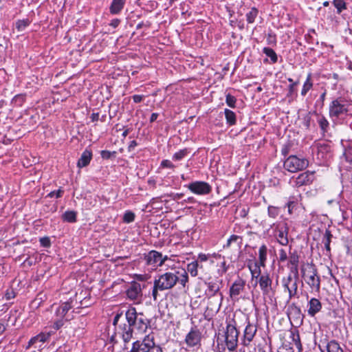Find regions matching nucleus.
<instances>
[{"label":"nucleus","mask_w":352,"mask_h":352,"mask_svg":"<svg viewBox=\"0 0 352 352\" xmlns=\"http://www.w3.org/2000/svg\"><path fill=\"white\" fill-rule=\"evenodd\" d=\"M15 296L16 293L13 288H9L5 292V298L7 300L13 299Z\"/></svg>","instance_id":"nucleus-53"},{"label":"nucleus","mask_w":352,"mask_h":352,"mask_svg":"<svg viewBox=\"0 0 352 352\" xmlns=\"http://www.w3.org/2000/svg\"><path fill=\"white\" fill-rule=\"evenodd\" d=\"M30 24L29 19H19L16 21L15 27L19 32L23 31Z\"/></svg>","instance_id":"nucleus-41"},{"label":"nucleus","mask_w":352,"mask_h":352,"mask_svg":"<svg viewBox=\"0 0 352 352\" xmlns=\"http://www.w3.org/2000/svg\"><path fill=\"white\" fill-rule=\"evenodd\" d=\"M258 283L259 287L264 296H271L274 294L275 289L272 287V279L267 272H264L256 280V284Z\"/></svg>","instance_id":"nucleus-12"},{"label":"nucleus","mask_w":352,"mask_h":352,"mask_svg":"<svg viewBox=\"0 0 352 352\" xmlns=\"http://www.w3.org/2000/svg\"><path fill=\"white\" fill-rule=\"evenodd\" d=\"M263 52L270 58L271 63L274 64L278 61V56L276 52L270 47H264Z\"/></svg>","instance_id":"nucleus-37"},{"label":"nucleus","mask_w":352,"mask_h":352,"mask_svg":"<svg viewBox=\"0 0 352 352\" xmlns=\"http://www.w3.org/2000/svg\"><path fill=\"white\" fill-rule=\"evenodd\" d=\"M188 282V275L184 269L182 272L175 270L174 272H167L155 277L153 282L152 296L154 300H157L158 291L168 290L173 288L177 283H179L184 287Z\"/></svg>","instance_id":"nucleus-1"},{"label":"nucleus","mask_w":352,"mask_h":352,"mask_svg":"<svg viewBox=\"0 0 352 352\" xmlns=\"http://www.w3.org/2000/svg\"><path fill=\"white\" fill-rule=\"evenodd\" d=\"M225 118L226 124L228 126H234L236 123V113L229 109H225L224 110Z\"/></svg>","instance_id":"nucleus-33"},{"label":"nucleus","mask_w":352,"mask_h":352,"mask_svg":"<svg viewBox=\"0 0 352 352\" xmlns=\"http://www.w3.org/2000/svg\"><path fill=\"white\" fill-rule=\"evenodd\" d=\"M278 352H294L293 349V346H285L283 347L282 349H280V350Z\"/></svg>","instance_id":"nucleus-64"},{"label":"nucleus","mask_w":352,"mask_h":352,"mask_svg":"<svg viewBox=\"0 0 352 352\" xmlns=\"http://www.w3.org/2000/svg\"><path fill=\"white\" fill-rule=\"evenodd\" d=\"M332 238H333V235H332L331 231L327 229L325 230V232H324L322 239V243L324 244V248L327 252L325 254L327 256L331 255L330 243L331 242Z\"/></svg>","instance_id":"nucleus-29"},{"label":"nucleus","mask_w":352,"mask_h":352,"mask_svg":"<svg viewBox=\"0 0 352 352\" xmlns=\"http://www.w3.org/2000/svg\"><path fill=\"white\" fill-rule=\"evenodd\" d=\"M137 145H138V143L135 140L131 141L129 143V145L128 146V151H133Z\"/></svg>","instance_id":"nucleus-62"},{"label":"nucleus","mask_w":352,"mask_h":352,"mask_svg":"<svg viewBox=\"0 0 352 352\" xmlns=\"http://www.w3.org/2000/svg\"><path fill=\"white\" fill-rule=\"evenodd\" d=\"M66 314L58 307L56 308L55 311V318L52 319L51 322L52 324L50 327L54 331H58L61 329L65 324V322L69 320V319H64Z\"/></svg>","instance_id":"nucleus-23"},{"label":"nucleus","mask_w":352,"mask_h":352,"mask_svg":"<svg viewBox=\"0 0 352 352\" xmlns=\"http://www.w3.org/2000/svg\"><path fill=\"white\" fill-rule=\"evenodd\" d=\"M333 4L337 10V13L340 14L346 9V3L344 0H333Z\"/></svg>","instance_id":"nucleus-43"},{"label":"nucleus","mask_w":352,"mask_h":352,"mask_svg":"<svg viewBox=\"0 0 352 352\" xmlns=\"http://www.w3.org/2000/svg\"><path fill=\"white\" fill-rule=\"evenodd\" d=\"M267 247L266 245L263 244L260 246L258 249V263H260V265H262L263 267H265V263L267 261Z\"/></svg>","instance_id":"nucleus-31"},{"label":"nucleus","mask_w":352,"mask_h":352,"mask_svg":"<svg viewBox=\"0 0 352 352\" xmlns=\"http://www.w3.org/2000/svg\"><path fill=\"white\" fill-rule=\"evenodd\" d=\"M135 217V215L134 212H133L132 211H130V210H127L124 214L122 221L124 223H130L134 221Z\"/></svg>","instance_id":"nucleus-46"},{"label":"nucleus","mask_w":352,"mask_h":352,"mask_svg":"<svg viewBox=\"0 0 352 352\" xmlns=\"http://www.w3.org/2000/svg\"><path fill=\"white\" fill-rule=\"evenodd\" d=\"M122 317V313H117L113 320V324L115 327V334L113 335L111 338V342L117 343L116 336H119L124 343L125 345L130 342L133 338L134 329L129 320L122 321L120 322L121 318Z\"/></svg>","instance_id":"nucleus-4"},{"label":"nucleus","mask_w":352,"mask_h":352,"mask_svg":"<svg viewBox=\"0 0 352 352\" xmlns=\"http://www.w3.org/2000/svg\"><path fill=\"white\" fill-rule=\"evenodd\" d=\"M280 208L274 206H269L267 207V215L269 217L276 219L280 214Z\"/></svg>","instance_id":"nucleus-44"},{"label":"nucleus","mask_w":352,"mask_h":352,"mask_svg":"<svg viewBox=\"0 0 352 352\" xmlns=\"http://www.w3.org/2000/svg\"><path fill=\"white\" fill-rule=\"evenodd\" d=\"M208 258H209V254L200 253L198 254L197 261H198V262L199 261L205 262V261H208Z\"/></svg>","instance_id":"nucleus-59"},{"label":"nucleus","mask_w":352,"mask_h":352,"mask_svg":"<svg viewBox=\"0 0 352 352\" xmlns=\"http://www.w3.org/2000/svg\"><path fill=\"white\" fill-rule=\"evenodd\" d=\"M198 261H192L187 265V273L189 272L190 275L195 277L198 275Z\"/></svg>","instance_id":"nucleus-38"},{"label":"nucleus","mask_w":352,"mask_h":352,"mask_svg":"<svg viewBox=\"0 0 352 352\" xmlns=\"http://www.w3.org/2000/svg\"><path fill=\"white\" fill-rule=\"evenodd\" d=\"M144 287V285H142L141 283L137 281L131 282L127 285L125 290L126 298L135 304L140 303L142 300V289Z\"/></svg>","instance_id":"nucleus-10"},{"label":"nucleus","mask_w":352,"mask_h":352,"mask_svg":"<svg viewBox=\"0 0 352 352\" xmlns=\"http://www.w3.org/2000/svg\"><path fill=\"white\" fill-rule=\"evenodd\" d=\"M62 219L66 222L75 223L77 221V212L74 210H67L63 214Z\"/></svg>","instance_id":"nucleus-34"},{"label":"nucleus","mask_w":352,"mask_h":352,"mask_svg":"<svg viewBox=\"0 0 352 352\" xmlns=\"http://www.w3.org/2000/svg\"><path fill=\"white\" fill-rule=\"evenodd\" d=\"M287 80L291 82V84L288 87V94L287 96H292L294 92L296 91V86H297L299 83V81L294 82L293 79L291 78H287Z\"/></svg>","instance_id":"nucleus-50"},{"label":"nucleus","mask_w":352,"mask_h":352,"mask_svg":"<svg viewBox=\"0 0 352 352\" xmlns=\"http://www.w3.org/2000/svg\"><path fill=\"white\" fill-rule=\"evenodd\" d=\"M64 190L62 188H60L57 190H54L50 192L46 195V198H52L55 197L56 198H60L63 195Z\"/></svg>","instance_id":"nucleus-51"},{"label":"nucleus","mask_w":352,"mask_h":352,"mask_svg":"<svg viewBox=\"0 0 352 352\" xmlns=\"http://www.w3.org/2000/svg\"><path fill=\"white\" fill-rule=\"evenodd\" d=\"M160 166L162 168H175V166L168 160H163L161 162Z\"/></svg>","instance_id":"nucleus-54"},{"label":"nucleus","mask_w":352,"mask_h":352,"mask_svg":"<svg viewBox=\"0 0 352 352\" xmlns=\"http://www.w3.org/2000/svg\"><path fill=\"white\" fill-rule=\"evenodd\" d=\"M289 338L292 340L290 344L295 346L298 352H302V346L300 342L299 331L297 329H291L289 331Z\"/></svg>","instance_id":"nucleus-26"},{"label":"nucleus","mask_w":352,"mask_h":352,"mask_svg":"<svg viewBox=\"0 0 352 352\" xmlns=\"http://www.w3.org/2000/svg\"><path fill=\"white\" fill-rule=\"evenodd\" d=\"M299 255L296 251L289 252L287 265H298Z\"/></svg>","instance_id":"nucleus-42"},{"label":"nucleus","mask_w":352,"mask_h":352,"mask_svg":"<svg viewBox=\"0 0 352 352\" xmlns=\"http://www.w3.org/2000/svg\"><path fill=\"white\" fill-rule=\"evenodd\" d=\"M221 269H219L218 270V272L219 274H220L221 275H223V274H225L228 270V266L226 265V261H223L221 263Z\"/></svg>","instance_id":"nucleus-57"},{"label":"nucleus","mask_w":352,"mask_h":352,"mask_svg":"<svg viewBox=\"0 0 352 352\" xmlns=\"http://www.w3.org/2000/svg\"><path fill=\"white\" fill-rule=\"evenodd\" d=\"M258 15V10L255 8L252 7L250 10L249 12H248L245 14L246 21L248 24H252L255 21V19Z\"/></svg>","instance_id":"nucleus-35"},{"label":"nucleus","mask_w":352,"mask_h":352,"mask_svg":"<svg viewBox=\"0 0 352 352\" xmlns=\"http://www.w3.org/2000/svg\"><path fill=\"white\" fill-rule=\"evenodd\" d=\"M91 120L93 122H97L99 120V113H92L90 116Z\"/></svg>","instance_id":"nucleus-63"},{"label":"nucleus","mask_w":352,"mask_h":352,"mask_svg":"<svg viewBox=\"0 0 352 352\" xmlns=\"http://www.w3.org/2000/svg\"><path fill=\"white\" fill-rule=\"evenodd\" d=\"M190 153V149L188 148H185L179 150L176 152L173 155L172 159L174 161H180L185 158L189 153Z\"/></svg>","instance_id":"nucleus-36"},{"label":"nucleus","mask_w":352,"mask_h":352,"mask_svg":"<svg viewBox=\"0 0 352 352\" xmlns=\"http://www.w3.org/2000/svg\"><path fill=\"white\" fill-rule=\"evenodd\" d=\"M116 151H109L107 150L100 151L101 157L104 160H109L111 157H116Z\"/></svg>","instance_id":"nucleus-49"},{"label":"nucleus","mask_w":352,"mask_h":352,"mask_svg":"<svg viewBox=\"0 0 352 352\" xmlns=\"http://www.w3.org/2000/svg\"><path fill=\"white\" fill-rule=\"evenodd\" d=\"M72 303L73 300L70 298L67 301L60 304L58 307L60 308L65 313V314H67L68 311L73 307Z\"/></svg>","instance_id":"nucleus-45"},{"label":"nucleus","mask_w":352,"mask_h":352,"mask_svg":"<svg viewBox=\"0 0 352 352\" xmlns=\"http://www.w3.org/2000/svg\"><path fill=\"white\" fill-rule=\"evenodd\" d=\"M287 267L289 270L288 274H291L293 278L299 280L298 265H287Z\"/></svg>","instance_id":"nucleus-47"},{"label":"nucleus","mask_w":352,"mask_h":352,"mask_svg":"<svg viewBox=\"0 0 352 352\" xmlns=\"http://www.w3.org/2000/svg\"><path fill=\"white\" fill-rule=\"evenodd\" d=\"M201 333L196 327H192L185 338V343L190 348L199 349L201 346Z\"/></svg>","instance_id":"nucleus-16"},{"label":"nucleus","mask_w":352,"mask_h":352,"mask_svg":"<svg viewBox=\"0 0 352 352\" xmlns=\"http://www.w3.org/2000/svg\"><path fill=\"white\" fill-rule=\"evenodd\" d=\"M125 5V0H113L110 7L109 12L111 14H118L121 12Z\"/></svg>","instance_id":"nucleus-27"},{"label":"nucleus","mask_w":352,"mask_h":352,"mask_svg":"<svg viewBox=\"0 0 352 352\" xmlns=\"http://www.w3.org/2000/svg\"><path fill=\"white\" fill-rule=\"evenodd\" d=\"M245 281L238 277L230 287V297L233 300L238 299L239 294L245 289Z\"/></svg>","instance_id":"nucleus-21"},{"label":"nucleus","mask_w":352,"mask_h":352,"mask_svg":"<svg viewBox=\"0 0 352 352\" xmlns=\"http://www.w3.org/2000/svg\"><path fill=\"white\" fill-rule=\"evenodd\" d=\"M318 348L321 352H324L322 348L326 349L327 352H349L344 351L337 340H329L327 337L320 340Z\"/></svg>","instance_id":"nucleus-18"},{"label":"nucleus","mask_w":352,"mask_h":352,"mask_svg":"<svg viewBox=\"0 0 352 352\" xmlns=\"http://www.w3.org/2000/svg\"><path fill=\"white\" fill-rule=\"evenodd\" d=\"M226 102L228 107L234 108L236 107V99L234 96L228 94L226 96Z\"/></svg>","instance_id":"nucleus-48"},{"label":"nucleus","mask_w":352,"mask_h":352,"mask_svg":"<svg viewBox=\"0 0 352 352\" xmlns=\"http://www.w3.org/2000/svg\"><path fill=\"white\" fill-rule=\"evenodd\" d=\"M313 80H312V74L309 73L307 76L306 80L303 84L302 90H301V96H305L307 92L311 90L313 87Z\"/></svg>","instance_id":"nucleus-32"},{"label":"nucleus","mask_w":352,"mask_h":352,"mask_svg":"<svg viewBox=\"0 0 352 352\" xmlns=\"http://www.w3.org/2000/svg\"><path fill=\"white\" fill-rule=\"evenodd\" d=\"M289 257L287 256V252L284 249H280L279 250V258L278 261L280 262L285 261Z\"/></svg>","instance_id":"nucleus-55"},{"label":"nucleus","mask_w":352,"mask_h":352,"mask_svg":"<svg viewBox=\"0 0 352 352\" xmlns=\"http://www.w3.org/2000/svg\"><path fill=\"white\" fill-rule=\"evenodd\" d=\"M329 116L335 123L352 118V100L344 97L332 100L329 106Z\"/></svg>","instance_id":"nucleus-3"},{"label":"nucleus","mask_w":352,"mask_h":352,"mask_svg":"<svg viewBox=\"0 0 352 352\" xmlns=\"http://www.w3.org/2000/svg\"><path fill=\"white\" fill-rule=\"evenodd\" d=\"M298 280L293 278L291 274H288L286 277H283L281 280L282 286L285 292L288 293L289 302L293 298L297 295Z\"/></svg>","instance_id":"nucleus-14"},{"label":"nucleus","mask_w":352,"mask_h":352,"mask_svg":"<svg viewBox=\"0 0 352 352\" xmlns=\"http://www.w3.org/2000/svg\"><path fill=\"white\" fill-rule=\"evenodd\" d=\"M302 276L313 292H319L320 290V278L315 265L307 263V266L301 268Z\"/></svg>","instance_id":"nucleus-7"},{"label":"nucleus","mask_w":352,"mask_h":352,"mask_svg":"<svg viewBox=\"0 0 352 352\" xmlns=\"http://www.w3.org/2000/svg\"><path fill=\"white\" fill-rule=\"evenodd\" d=\"M248 267L250 271L252 280L254 278L257 280L262 275L261 270L262 265H260L259 263L255 261L253 264L248 263Z\"/></svg>","instance_id":"nucleus-30"},{"label":"nucleus","mask_w":352,"mask_h":352,"mask_svg":"<svg viewBox=\"0 0 352 352\" xmlns=\"http://www.w3.org/2000/svg\"><path fill=\"white\" fill-rule=\"evenodd\" d=\"M309 166V161L305 157H298L296 155L289 156L284 162L283 166L290 173H296L302 170Z\"/></svg>","instance_id":"nucleus-9"},{"label":"nucleus","mask_w":352,"mask_h":352,"mask_svg":"<svg viewBox=\"0 0 352 352\" xmlns=\"http://www.w3.org/2000/svg\"><path fill=\"white\" fill-rule=\"evenodd\" d=\"M54 332V331H50V332H41L39 334L32 337L30 340V341L28 342V346L27 348L28 349L31 346L36 344L38 342H41V343L45 342L46 341H47L50 339V338L52 336V333Z\"/></svg>","instance_id":"nucleus-24"},{"label":"nucleus","mask_w":352,"mask_h":352,"mask_svg":"<svg viewBox=\"0 0 352 352\" xmlns=\"http://www.w3.org/2000/svg\"><path fill=\"white\" fill-rule=\"evenodd\" d=\"M125 320H129L134 330L144 333L151 327V320L142 312H138L135 307H130L125 312Z\"/></svg>","instance_id":"nucleus-5"},{"label":"nucleus","mask_w":352,"mask_h":352,"mask_svg":"<svg viewBox=\"0 0 352 352\" xmlns=\"http://www.w3.org/2000/svg\"><path fill=\"white\" fill-rule=\"evenodd\" d=\"M39 242L42 247L50 248L51 246L50 239L48 236L40 238Z\"/></svg>","instance_id":"nucleus-52"},{"label":"nucleus","mask_w":352,"mask_h":352,"mask_svg":"<svg viewBox=\"0 0 352 352\" xmlns=\"http://www.w3.org/2000/svg\"><path fill=\"white\" fill-rule=\"evenodd\" d=\"M92 151L87 148L78 160L77 166L80 168L87 166L92 159Z\"/></svg>","instance_id":"nucleus-25"},{"label":"nucleus","mask_w":352,"mask_h":352,"mask_svg":"<svg viewBox=\"0 0 352 352\" xmlns=\"http://www.w3.org/2000/svg\"><path fill=\"white\" fill-rule=\"evenodd\" d=\"M243 243V239L241 236L232 234L230 236V238L227 240L226 244L223 245V248H229L232 246V244L236 245V248L238 250H240L241 248V245Z\"/></svg>","instance_id":"nucleus-28"},{"label":"nucleus","mask_w":352,"mask_h":352,"mask_svg":"<svg viewBox=\"0 0 352 352\" xmlns=\"http://www.w3.org/2000/svg\"><path fill=\"white\" fill-rule=\"evenodd\" d=\"M315 172L314 171H305L299 174L297 177H292V180L294 182V186L299 188L302 186L310 185L315 179Z\"/></svg>","instance_id":"nucleus-17"},{"label":"nucleus","mask_w":352,"mask_h":352,"mask_svg":"<svg viewBox=\"0 0 352 352\" xmlns=\"http://www.w3.org/2000/svg\"><path fill=\"white\" fill-rule=\"evenodd\" d=\"M132 98L135 103H139L142 102L144 96L142 95H133Z\"/></svg>","instance_id":"nucleus-61"},{"label":"nucleus","mask_w":352,"mask_h":352,"mask_svg":"<svg viewBox=\"0 0 352 352\" xmlns=\"http://www.w3.org/2000/svg\"><path fill=\"white\" fill-rule=\"evenodd\" d=\"M162 253L156 250H151L144 254V259L148 265L155 267L163 266V260L161 259Z\"/></svg>","instance_id":"nucleus-20"},{"label":"nucleus","mask_w":352,"mask_h":352,"mask_svg":"<svg viewBox=\"0 0 352 352\" xmlns=\"http://www.w3.org/2000/svg\"><path fill=\"white\" fill-rule=\"evenodd\" d=\"M121 21L118 19H113L111 21L109 25L113 27V28H117L120 23Z\"/></svg>","instance_id":"nucleus-60"},{"label":"nucleus","mask_w":352,"mask_h":352,"mask_svg":"<svg viewBox=\"0 0 352 352\" xmlns=\"http://www.w3.org/2000/svg\"><path fill=\"white\" fill-rule=\"evenodd\" d=\"M296 202L294 201H289L286 204L285 207L287 208L289 214H292L293 210L296 207Z\"/></svg>","instance_id":"nucleus-56"},{"label":"nucleus","mask_w":352,"mask_h":352,"mask_svg":"<svg viewBox=\"0 0 352 352\" xmlns=\"http://www.w3.org/2000/svg\"><path fill=\"white\" fill-rule=\"evenodd\" d=\"M204 285L206 286L204 291L205 297L209 299L213 297H218L219 308L223 300V295L221 292V289L223 285V280L218 278H209L207 281L204 282Z\"/></svg>","instance_id":"nucleus-8"},{"label":"nucleus","mask_w":352,"mask_h":352,"mask_svg":"<svg viewBox=\"0 0 352 352\" xmlns=\"http://www.w3.org/2000/svg\"><path fill=\"white\" fill-rule=\"evenodd\" d=\"M272 228L274 229V236L277 242L281 245L285 246L289 243L288 233L289 226L286 222L273 223Z\"/></svg>","instance_id":"nucleus-11"},{"label":"nucleus","mask_w":352,"mask_h":352,"mask_svg":"<svg viewBox=\"0 0 352 352\" xmlns=\"http://www.w3.org/2000/svg\"><path fill=\"white\" fill-rule=\"evenodd\" d=\"M290 147H291V144L289 143L284 145L281 149L282 155L284 156L287 155L289 152Z\"/></svg>","instance_id":"nucleus-58"},{"label":"nucleus","mask_w":352,"mask_h":352,"mask_svg":"<svg viewBox=\"0 0 352 352\" xmlns=\"http://www.w3.org/2000/svg\"><path fill=\"white\" fill-rule=\"evenodd\" d=\"M245 318V327L241 338V344L243 346H249L254 340L257 332V324L250 322L248 317Z\"/></svg>","instance_id":"nucleus-13"},{"label":"nucleus","mask_w":352,"mask_h":352,"mask_svg":"<svg viewBox=\"0 0 352 352\" xmlns=\"http://www.w3.org/2000/svg\"><path fill=\"white\" fill-rule=\"evenodd\" d=\"M318 123L319 124V126H320L322 133H326L329 126V122L327 120V118L322 115L319 116L318 119Z\"/></svg>","instance_id":"nucleus-39"},{"label":"nucleus","mask_w":352,"mask_h":352,"mask_svg":"<svg viewBox=\"0 0 352 352\" xmlns=\"http://www.w3.org/2000/svg\"><path fill=\"white\" fill-rule=\"evenodd\" d=\"M191 192L197 195H207L212 191V186L204 181L192 182L188 185H185Z\"/></svg>","instance_id":"nucleus-15"},{"label":"nucleus","mask_w":352,"mask_h":352,"mask_svg":"<svg viewBox=\"0 0 352 352\" xmlns=\"http://www.w3.org/2000/svg\"><path fill=\"white\" fill-rule=\"evenodd\" d=\"M287 315L290 320H293L296 324H302L304 315L302 313L300 307L293 302L288 306Z\"/></svg>","instance_id":"nucleus-19"},{"label":"nucleus","mask_w":352,"mask_h":352,"mask_svg":"<svg viewBox=\"0 0 352 352\" xmlns=\"http://www.w3.org/2000/svg\"><path fill=\"white\" fill-rule=\"evenodd\" d=\"M129 352H163V349L155 343L153 333H149L133 342Z\"/></svg>","instance_id":"nucleus-6"},{"label":"nucleus","mask_w":352,"mask_h":352,"mask_svg":"<svg viewBox=\"0 0 352 352\" xmlns=\"http://www.w3.org/2000/svg\"><path fill=\"white\" fill-rule=\"evenodd\" d=\"M26 99L25 94H17L12 100L11 103L16 107H22Z\"/></svg>","instance_id":"nucleus-40"},{"label":"nucleus","mask_w":352,"mask_h":352,"mask_svg":"<svg viewBox=\"0 0 352 352\" xmlns=\"http://www.w3.org/2000/svg\"><path fill=\"white\" fill-rule=\"evenodd\" d=\"M307 296V314L311 317H314L317 314L321 311L322 305L320 300L316 298H311L308 299V294Z\"/></svg>","instance_id":"nucleus-22"},{"label":"nucleus","mask_w":352,"mask_h":352,"mask_svg":"<svg viewBox=\"0 0 352 352\" xmlns=\"http://www.w3.org/2000/svg\"><path fill=\"white\" fill-rule=\"evenodd\" d=\"M239 331L237 329L236 319L228 317L226 320V329L222 336L223 339L217 340V352L235 351L239 343Z\"/></svg>","instance_id":"nucleus-2"}]
</instances>
